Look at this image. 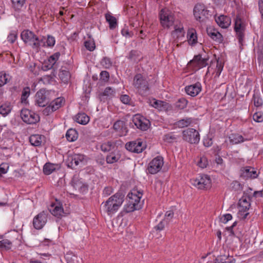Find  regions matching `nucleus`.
<instances>
[{"mask_svg":"<svg viewBox=\"0 0 263 263\" xmlns=\"http://www.w3.org/2000/svg\"><path fill=\"white\" fill-rule=\"evenodd\" d=\"M84 160V156L81 154L69 155L67 160V166L69 167L74 168L78 165L80 162Z\"/></svg>","mask_w":263,"mask_h":263,"instance_id":"f3484780","label":"nucleus"},{"mask_svg":"<svg viewBox=\"0 0 263 263\" xmlns=\"http://www.w3.org/2000/svg\"><path fill=\"white\" fill-rule=\"evenodd\" d=\"M126 148L132 152L141 153L145 147V145L141 140L129 142L125 145Z\"/></svg>","mask_w":263,"mask_h":263,"instance_id":"2eb2a0df","label":"nucleus"},{"mask_svg":"<svg viewBox=\"0 0 263 263\" xmlns=\"http://www.w3.org/2000/svg\"><path fill=\"white\" fill-rule=\"evenodd\" d=\"M217 24L222 28H227L231 25V18L225 15H220L215 18Z\"/></svg>","mask_w":263,"mask_h":263,"instance_id":"412c9836","label":"nucleus"},{"mask_svg":"<svg viewBox=\"0 0 263 263\" xmlns=\"http://www.w3.org/2000/svg\"><path fill=\"white\" fill-rule=\"evenodd\" d=\"M115 146L114 142L107 141L103 143L101 146V149L104 152H109Z\"/></svg>","mask_w":263,"mask_h":263,"instance_id":"58836bf2","label":"nucleus"},{"mask_svg":"<svg viewBox=\"0 0 263 263\" xmlns=\"http://www.w3.org/2000/svg\"><path fill=\"white\" fill-rule=\"evenodd\" d=\"M232 219V216L230 214H226L222 216L221 218V221L224 223H226L229 220Z\"/></svg>","mask_w":263,"mask_h":263,"instance_id":"e2e57ef3","label":"nucleus"},{"mask_svg":"<svg viewBox=\"0 0 263 263\" xmlns=\"http://www.w3.org/2000/svg\"><path fill=\"white\" fill-rule=\"evenodd\" d=\"M21 117L24 122L28 124H35L40 120L38 115L27 109L21 110Z\"/></svg>","mask_w":263,"mask_h":263,"instance_id":"6e6552de","label":"nucleus"},{"mask_svg":"<svg viewBox=\"0 0 263 263\" xmlns=\"http://www.w3.org/2000/svg\"><path fill=\"white\" fill-rule=\"evenodd\" d=\"M187 37L190 45H193L197 43V36L195 29L192 28L189 29Z\"/></svg>","mask_w":263,"mask_h":263,"instance_id":"bb28decb","label":"nucleus"},{"mask_svg":"<svg viewBox=\"0 0 263 263\" xmlns=\"http://www.w3.org/2000/svg\"><path fill=\"white\" fill-rule=\"evenodd\" d=\"M44 137L40 135H33L30 137L29 141L31 145L38 146L42 144Z\"/></svg>","mask_w":263,"mask_h":263,"instance_id":"c756f323","label":"nucleus"},{"mask_svg":"<svg viewBox=\"0 0 263 263\" xmlns=\"http://www.w3.org/2000/svg\"><path fill=\"white\" fill-rule=\"evenodd\" d=\"M239 209L249 210L250 206V198L249 197L243 196L239 200Z\"/></svg>","mask_w":263,"mask_h":263,"instance_id":"a878e982","label":"nucleus"},{"mask_svg":"<svg viewBox=\"0 0 263 263\" xmlns=\"http://www.w3.org/2000/svg\"><path fill=\"white\" fill-rule=\"evenodd\" d=\"M207 33L208 35L217 43H221L223 41L222 35L217 30L213 28H208Z\"/></svg>","mask_w":263,"mask_h":263,"instance_id":"5701e85b","label":"nucleus"},{"mask_svg":"<svg viewBox=\"0 0 263 263\" xmlns=\"http://www.w3.org/2000/svg\"><path fill=\"white\" fill-rule=\"evenodd\" d=\"M223 69V65L217 61L216 68L215 71V77H218Z\"/></svg>","mask_w":263,"mask_h":263,"instance_id":"5fc2aeb1","label":"nucleus"},{"mask_svg":"<svg viewBox=\"0 0 263 263\" xmlns=\"http://www.w3.org/2000/svg\"><path fill=\"white\" fill-rule=\"evenodd\" d=\"M6 74L3 72H0V87L3 86L7 83L8 79L6 77Z\"/></svg>","mask_w":263,"mask_h":263,"instance_id":"6e6d98bb","label":"nucleus"},{"mask_svg":"<svg viewBox=\"0 0 263 263\" xmlns=\"http://www.w3.org/2000/svg\"><path fill=\"white\" fill-rule=\"evenodd\" d=\"M48 214L46 212L42 211L36 215L32 221L33 226L36 230L42 229L47 221Z\"/></svg>","mask_w":263,"mask_h":263,"instance_id":"9d476101","label":"nucleus"},{"mask_svg":"<svg viewBox=\"0 0 263 263\" xmlns=\"http://www.w3.org/2000/svg\"><path fill=\"white\" fill-rule=\"evenodd\" d=\"M160 23L164 28H169L174 22V18L171 12L166 9H162L159 14Z\"/></svg>","mask_w":263,"mask_h":263,"instance_id":"39448f33","label":"nucleus"},{"mask_svg":"<svg viewBox=\"0 0 263 263\" xmlns=\"http://www.w3.org/2000/svg\"><path fill=\"white\" fill-rule=\"evenodd\" d=\"M163 164L164 162L163 157L161 156H157L154 158L149 163L148 171L151 174H156L161 170Z\"/></svg>","mask_w":263,"mask_h":263,"instance_id":"f8f14e48","label":"nucleus"},{"mask_svg":"<svg viewBox=\"0 0 263 263\" xmlns=\"http://www.w3.org/2000/svg\"><path fill=\"white\" fill-rule=\"evenodd\" d=\"M234 30L239 44L242 45L245 36V25L239 16H237L235 19Z\"/></svg>","mask_w":263,"mask_h":263,"instance_id":"0eeeda50","label":"nucleus"},{"mask_svg":"<svg viewBox=\"0 0 263 263\" xmlns=\"http://www.w3.org/2000/svg\"><path fill=\"white\" fill-rule=\"evenodd\" d=\"M21 37L25 43L29 44L33 49L36 50L39 49L41 42L45 39L43 37L40 40L33 32L29 30H24L21 33Z\"/></svg>","mask_w":263,"mask_h":263,"instance_id":"20e7f679","label":"nucleus"},{"mask_svg":"<svg viewBox=\"0 0 263 263\" xmlns=\"http://www.w3.org/2000/svg\"><path fill=\"white\" fill-rule=\"evenodd\" d=\"M192 185L200 190H207L212 186L211 182H192Z\"/></svg>","mask_w":263,"mask_h":263,"instance_id":"2f4dec72","label":"nucleus"},{"mask_svg":"<svg viewBox=\"0 0 263 263\" xmlns=\"http://www.w3.org/2000/svg\"><path fill=\"white\" fill-rule=\"evenodd\" d=\"M105 18L106 21L109 24V28L110 29H114L116 28L117 26V19L115 17L113 16L110 14H106L105 15Z\"/></svg>","mask_w":263,"mask_h":263,"instance_id":"c9c22d12","label":"nucleus"},{"mask_svg":"<svg viewBox=\"0 0 263 263\" xmlns=\"http://www.w3.org/2000/svg\"><path fill=\"white\" fill-rule=\"evenodd\" d=\"M120 100L123 103L127 104L129 103L130 98L128 95H124L121 96Z\"/></svg>","mask_w":263,"mask_h":263,"instance_id":"69168bd1","label":"nucleus"},{"mask_svg":"<svg viewBox=\"0 0 263 263\" xmlns=\"http://www.w3.org/2000/svg\"><path fill=\"white\" fill-rule=\"evenodd\" d=\"M121 33L123 36H125L126 37H131L133 35V33L132 32L129 31L126 28H124L122 30Z\"/></svg>","mask_w":263,"mask_h":263,"instance_id":"774afa93","label":"nucleus"},{"mask_svg":"<svg viewBox=\"0 0 263 263\" xmlns=\"http://www.w3.org/2000/svg\"><path fill=\"white\" fill-rule=\"evenodd\" d=\"M192 120L190 118L180 120L176 122V125L179 128H184L191 124Z\"/></svg>","mask_w":263,"mask_h":263,"instance_id":"79ce46f5","label":"nucleus"},{"mask_svg":"<svg viewBox=\"0 0 263 263\" xmlns=\"http://www.w3.org/2000/svg\"><path fill=\"white\" fill-rule=\"evenodd\" d=\"M35 102L38 106H45L50 101L49 92L45 89H41L35 95Z\"/></svg>","mask_w":263,"mask_h":263,"instance_id":"9b49d317","label":"nucleus"},{"mask_svg":"<svg viewBox=\"0 0 263 263\" xmlns=\"http://www.w3.org/2000/svg\"><path fill=\"white\" fill-rule=\"evenodd\" d=\"M165 224L166 221L164 220H162L154 228L156 231H161L164 229Z\"/></svg>","mask_w":263,"mask_h":263,"instance_id":"13d9d810","label":"nucleus"},{"mask_svg":"<svg viewBox=\"0 0 263 263\" xmlns=\"http://www.w3.org/2000/svg\"><path fill=\"white\" fill-rule=\"evenodd\" d=\"M248 210H245V209H239L238 213V216L241 219H245L249 213L248 212Z\"/></svg>","mask_w":263,"mask_h":263,"instance_id":"864d4df0","label":"nucleus"},{"mask_svg":"<svg viewBox=\"0 0 263 263\" xmlns=\"http://www.w3.org/2000/svg\"><path fill=\"white\" fill-rule=\"evenodd\" d=\"M208 59L202 58L200 54L195 55L193 59L190 61L187 65L192 67L195 69H199L205 67L208 64Z\"/></svg>","mask_w":263,"mask_h":263,"instance_id":"ddd939ff","label":"nucleus"},{"mask_svg":"<svg viewBox=\"0 0 263 263\" xmlns=\"http://www.w3.org/2000/svg\"><path fill=\"white\" fill-rule=\"evenodd\" d=\"M59 76L61 80L64 83H67L70 78L69 72L66 70H61Z\"/></svg>","mask_w":263,"mask_h":263,"instance_id":"f704fd0d","label":"nucleus"},{"mask_svg":"<svg viewBox=\"0 0 263 263\" xmlns=\"http://www.w3.org/2000/svg\"><path fill=\"white\" fill-rule=\"evenodd\" d=\"M140 52L137 50H132L129 53L128 59L135 62H137L140 60Z\"/></svg>","mask_w":263,"mask_h":263,"instance_id":"a19ab883","label":"nucleus"},{"mask_svg":"<svg viewBox=\"0 0 263 263\" xmlns=\"http://www.w3.org/2000/svg\"><path fill=\"white\" fill-rule=\"evenodd\" d=\"M142 195V192L136 189L132 190L127 196V203L124 206L123 212L128 213L141 209L142 207L141 201Z\"/></svg>","mask_w":263,"mask_h":263,"instance_id":"f03ea898","label":"nucleus"},{"mask_svg":"<svg viewBox=\"0 0 263 263\" xmlns=\"http://www.w3.org/2000/svg\"><path fill=\"white\" fill-rule=\"evenodd\" d=\"M188 101L184 98H182L178 100L176 102V106L180 109L185 108L187 105Z\"/></svg>","mask_w":263,"mask_h":263,"instance_id":"a18cd8bd","label":"nucleus"},{"mask_svg":"<svg viewBox=\"0 0 263 263\" xmlns=\"http://www.w3.org/2000/svg\"><path fill=\"white\" fill-rule=\"evenodd\" d=\"M12 242L10 240L5 239L0 241V250H9L11 248Z\"/></svg>","mask_w":263,"mask_h":263,"instance_id":"e433bc0d","label":"nucleus"},{"mask_svg":"<svg viewBox=\"0 0 263 263\" xmlns=\"http://www.w3.org/2000/svg\"><path fill=\"white\" fill-rule=\"evenodd\" d=\"M123 122L121 121H117L114 123L113 127L116 130L119 131L123 127Z\"/></svg>","mask_w":263,"mask_h":263,"instance_id":"bf43d9fd","label":"nucleus"},{"mask_svg":"<svg viewBox=\"0 0 263 263\" xmlns=\"http://www.w3.org/2000/svg\"><path fill=\"white\" fill-rule=\"evenodd\" d=\"M55 41L54 37H53L52 36H50V35L48 36L47 39V41H46L47 46H49V47L53 46L55 44Z\"/></svg>","mask_w":263,"mask_h":263,"instance_id":"052dcab7","label":"nucleus"},{"mask_svg":"<svg viewBox=\"0 0 263 263\" xmlns=\"http://www.w3.org/2000/svg\"><path fill=\"white\" fill-rule=\"evenodd\" d=\"M109 77V73L106 71H103L100 73V79L104 82L108 81Z\"/></svg>","mask_w":263,"mask_h":263,"instance_id":"680f3d73","label":"nucleus"},{"mask_svg":"<svg viewBox=\"0 0 263 263\" xmlns=\"http://www.w3.org/2000/svg\"><path fill=\"white\" fill-rule=\"evenodd\" d=\"M235 259L232 256L220 255L215 259V263H235Z\"/></svg>","mask_w":263,"mask_h":263,"instance_id":"c85d7f7f","label":"nucleus"},{"mask_svg":"<svg viewBox=\"0 0 263 263\" xmlns=\"http://www.w3.org/2000/svg\"><path fill=\"white\" fill-rule=\"evenodd\" d=\"M102 64L106 68H109L111 65V62L110 60L106 58H105L102 60Z\"/></svg>","mask_w":263,"mask_h":263,"instance_id":"338daca9","label":"nucleus"},{"mask_svg":"<svg viewBox=\"0 0 263 263\" xmlns=\"http://www.w3.org/2000/svg\"><path fill=\"white\" fill-rule=\"evenodd\" d=\"M9 168V165L7 163H2L0 165V176L6 174Z\"/></svg>","mask_w":263,"mask_h":263,"instance_id":"3c124183","label":"nucleus"},{"mask_svg":"<svg viewBox=\"0 0 263 263\" xmlns=\"http://www.w3.org/2000/svg\"><path fill=\"white\" fill-rule=\"evenodd\" d=\"M76 121L79 124L85 125L89 122V118L85 113H79L76 116Z\"/></svg>","mask_w":263,"mask_h":263,"instance_id":"7c9ffc66","label":"nucleus"},{"mask_svg":"<svg viewBox=\"0 0 263 263\" xmlns=\"http://www.w3.org/2000/svg\"><path fill=\"white\" fill-rule=\"evenodd\" d=\"M64 99L63 98H58L52 101L50 104L54 111L59 109L64 104Z\"/></svg>","mask_w":263,"mask_h":263,"instance_id":"72a5a7b5","label":"nucleus"},{"mask_svg":"<svg viewBox=\"0 0 263 263\" xmlns=\"http://www.w3.org/2000/svg\"><path fill=\"white\" fill-rule=\"evenodd\" d=\"M115 91L110 87H106L101 93L102 96L111 97L114 95Z\"/></svg>","mask_w":263,"mask_h":263,"instance_id":"de8ad7c7","label":"nucleus"},{"mask_svg":"<svg viewBox=\"0 0 263 263\" xmlns=\"http://www.w3.org/2000/svg\"><path fill=\"white\" fill-rule=\"evenodd\" d=\"M48 210L53 216L58 218H61L65 216L62 205L60 202L52 203L48 208Z\"/></svg>","mask_w":263,"mask_h":263,"instance_id":"dca6fc26","label":"nucleus"},{"mask_svg":"<svg viewBox=\"0 0 263 263\" xmlns=\"http://www.w3.org/2000/svg\"><path fill=\"white\" fill-rule=\"evenodd\" d=\"M253 120L257 122H261L263 121V114L258 111L255 112L253 116Z\"/></svg>","mask_w":263,"mask_h":263,"instance_id":"603ef678","label":"nucleus"},{"mask_svg":"<svg viewBox=\"0 0 263 263\" xmlns=\"http://www.w3.org/2000/svg\"><path fill=\"white\" fill-rule=\"evenodd\" d=\"M16 38L17 34L14 32H12L10 33L8 36L7 40L9 42L13 43L15 41Z\"/></svg>","mask_w":263,"mask_h":263,"instance_id":"0e129e2a","label":"nucleus"},{"mask_svg":"<svg viewBox=\"0 0 263 263\" xmlns=\"http://www.w3.org/2000/svg\"><path fill=\"white\" fill-rule=\"evenodd\" d=\"M120 158L119 154L112 153L108 155L106 157V161L108 163H113L118 161Z\"/></svg>","mask_w":263,"mask_h":263,"instance_id":"4c0bfd02","label":"nucleus"},{"mask_svg":"<svg viewBox=\"0 0 263 263\" xmlns=\"http://www.w3.org/2000/svg\"><path fill=\"white\" fill-rule=\"evenodd\" d=\"M152 82L149 76L141 73L134 77L133 85L141 95H145L149 90Z\"/></svg>","mask_w":263,"mask_h":263,"instance_id":"7ed1b4c3","label":"nucleus"},{"mask_svg":"<svg viewBox=\"0 0 263 263\" xmlns=\"http://www.w3.org/2000/svg\"><path fill=\"white\" fill-rule=\"evenodd\" d=\"M175 30L174 31V34H178L177 35V37L179 36H183L184 35V31L183 30V28L182 26V25H180L178 27H177L176 26H175L174 27Z\"/></svg>","mask_w":263,"mask_h":263,"instance_id":"09e8293b","label":"nucleus"},{"mask_svg":"<svg viewBox=\"0 0 263 263\" xmlns=\"http://www.w3.org/2000/svg\"><path fill=\"white\" fill-rule=\"evenodd\" d=\"M60 55V54L59 52H56L50 56L48 60L44 63V67L46 69H51L59 59Z\"/></svg>","mask_w":263,"mask_h":263,"instance_id":"b1692460","label":"nucleus"},{"mask_svg":"<svg viewBox=\"0 0 263 263\" xmlns=\"http://www.w3.org/2000/svg\"><path fill=\"white\" fill-rule=\"evenodd\" d=\"M12 106L10 102H6L0 105V114L3 116H7L11 111Z\"/></svg>","mask_w":263,"mask_h":263,"instance_id":"cd10ccee","label":"nucleus"},{"mask_svg":"<svg viewBox=\"0 0 263 263\" xmlns=\"http://www.w3.org/2000/svg\"><path fill=\"white\" fill-rule=\"evenodd\" d=\"M133 121L136 126L142 130H146L150 126L149 121L138 114L133 117Z\"/></svg>","mask_w":263,"mask_h":263,"instance_id":"4468645a","label":"nucleus"},{"mask_svg":"<svg viewBox=\"0 0 263 263\" xmlns=\"http://www.w3.org/2000/svg\"><path fill=\"white\" fill-rule=\"evenodd\" d=\"M13 7L16 11H20L25 4V0H11Z\"/></svg>","mask_w":263,"mask_h":263,"instance_id":"c03bdc74","label":"nucleus"},{"mask_svg":"<svg viewBox=\"0 0 263 263\" xmlns=\"http://www.w3.org/2000/svg\"><path fill=\"white\" fill-rule=\"evenodd\" d=\"M194 15L196 20L202 22L208 18V11L204 5L198 4L194 7Z\"/></svg>","mask_w":263,"mask_h":263,"instance_id":"1a4fd4ad","label":"nucleus"},{"mask_svg":"<svg viewBox=\"0 0 263 263\" xmlns=\"http://www.w3.org/2000/svg\"><path fill=\"white\" fill-rule=\"evenodd\" d=\"M84 46L89 51H93L96 48L95 43L93 39L89 37L84 42Z\"/></svg>","mask_w":263,"mask_h":263,"instance_id":"ea45409f","label":"nucleus"},{"mask_svg":"<svg viewBox=\"0 0 263 263\" xmlns=\"http://www.w3.org/2000/svg\"><path fill=\"white\" fill-rule=\"evenodd\" d=\"M252 102L254 106L256 107H260L263 105V101L260 97L257 94H254L252 99Z\"/></svg>","mask_w":263,"mask_h":263,"instance_id":"37998d69","label":"nucleus"},{"mask_svg":"<svg viewBox=\"0 0 263 263\" xmlns=\"http://www.w3.org/2000/svg\"><path fill=\"white\" fill-rule=\"evenodd\" d=\"M201 85L200 83L197 82L194 84L189 85L185 87L186 93L192 97L197 96L201 91Z\"/></svg>","mask_w":263,"mask_h":263,"instance_id":"6ab92c4d","label":"nucleus"},{"mask_svg":"<svg viewBox=\"0 0 263 263\" xmlns=\"http://www.w3.org/2000/svg\"><path fill=\"white\" fill-rule=\"evenodd\" d=\"M149 104L160 111H167L171 109V105L168 103L155 99L150 100Z\"/></svg>","mask_w":263,"mask_h":263,"instance_id":"a211bd4d","label":"nucleus"},{"mask_svg":"<svg viewBox=\"0 0 263 263\" xmlns=\"http://www.w3.org/2000/svg\"><path fill=\"white\" fill-rule=\"evenodd\" d=\"M78 137V134L76 130L74 129H69L67 130L66 134V138L68 141L73 142L76 141Z\"/></svg>","mask_w":263,"mask_h":263,"instance_id":"473e14b6","label":"nucleus"},{"mask_svg":"<svg viewBox=\"0 0 263 263\" xmlns=\"http://www.w3.org/2000/svg\"><path fill=\"white\" fill-rule=\"evenodd\" d=\"M229 139L232 144H237L244 141L250 140L251 139L245 138L241 135L238 134H232L229 136Z\"/></svg>","mask_w":263,"mask_h":263,"instance_id":"393cba45","label":"nucleus"},{"mask_svg":"<svg viewBox=\"0 0 263 263\" xmlns=\"http://www.w3.org/2000/svg\"><path fill=\"white\" fill-rule=\"evenodd\" d=\"M198 165L201 168H205L208 165V161L206 157L204 156L201 157L198 162Z\"/></svg>","mask_w":263,"mask_h":263,"instance_id":"8fccbe9b","label":"nucleus"},{"mask_svg":"<svg viewBox=\"0 0 263 263\" xmlns=\"http://www.w3.org/2000/svg\"><path fill=\"white\" fill-rule=\"evenodd\" d=\"M124 196L125 195L122 191H119L110 196L101 205L103 211L108 215L111 216L114 214L122 204Z\"/></svg>","mask_w":263,"mask_h":263,"instance_id":"f257e3e1","label":"nucleus"},{"mask_svg":"<svg viewBox=\"0 0 263 263\" xmlns=\"http://www.w3.org/2000/svg\"><path fill=\"white\" fill-rule=\"evenodd\" d=\"M30 93V89L29 87H25L22 91L21 96V101L22 103H26L27 99L29 96Z\"/></svg>","mask_w":263,"mask_h":263,"instance_id":"49530a36","label":"nucleus"},{"mask_svg":"<svg viewBox=\"0 0 263 263\" xmlns=\"http://www.w3.org/2000/svg\"><path fill=\"white\" fill-rule=\"evenodd\" d=\"M61 166L59 164H54L50 162L45 163L43 167V172L44 174L48 175L53 172L60 168Z\"/></svg>","mask_w":263,"mask_h":263,"instance_id":"4be33fe9","label":"nucleus"},{"mask_svg":"<svg viewBox=\"0 0 263 263\" xmlns=\"http://www.w3.org/2000/svg\"><path fill=\"white\" fill-rule=\"evenodd\" d=\"M54 111L51 105L49 104L43 109V114L45 116H48Z\"/></svg>","mask_w":263,"mask_h":263,"instance_id":"4d7b16f0","label":"nucleus"},{"mask_svg":"<svg viewBox=\"0 0 263 263\" xmlns=\"http://www.w3.org/2000/svg\"><path fill=\"white\" fill-rule=\"evenodd\" d=\"M258 174L255 168L247 166L242 170L241 176L246 179H253L258 176Z\"/></svg>","mask_w":263,"mask_h":263,"instance_id":"aec40b11","label":"nucleus"},{"mask_svg":"<svg viewBox=\"0 0 263 263\" xmlns=\"http://www.w3.org/2000/svg\"><path fill=\"white\" fill-rule=\"evenodd\" d=\"M184 140L190 143H197L200 140V135L198 131L193 128H187L182 132Z\"/></svg>","mask_w":263,"mask_h":263,"instance_id":"423d86ee","label":"nucleus"}]
</instances>
